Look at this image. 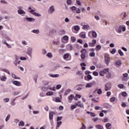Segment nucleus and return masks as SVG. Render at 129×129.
I'll list each match as a JSON object with an SVG mask.
<instances>
[{
	"mask_svg": "<svg viewBox=\"0 0 129 129\" xmlns=\"http://www.w3.org/2000/svg\"><path fill=\"white\" fill-rule=\"evenodd\" d=\"M125 30H126V28L124 25H120L115 27V31L118 34H121V32H125Z\"/></svg>",
	"mask_w": 129,
	"mask_h": 129,
	"instance_id": "1",
	"label": "nucleus"
},
{
	"mask_svg": "<svg viewBox=\"0 0 129 129\" xmlns=\"http://www.w3.org/2000/svg\"><path fill=\"white\" fill-rule=\"evenodd\" d=\"M52 90L53 91H56V88L55 87H51V86H44L41 88L42 91H48V90Z\"/></svg>",
	"mask_w": 129,
	"mask_h": 129,
	"instance_id": "2",
	"label": "nucleus"
},
{
	"mask_svg": "<svg viewBox=\"0 0 129 129\" xmlns=\"http://www.w3.org/2000/svg\"><path fill=\"white\" fill-rule=\"evenodd\" d=\"M17 9L19 15H23V16H25V15H26V12L23 10V7L19 6Z\"/></svg>",
	"mask_w": 129,
	"mask_h": 129,
	"instance_id": "3",
	"label": "nucleus"
},
{
	"mask_svg": "<svg viewBox=\"0 0 129 129\" xmlns=\"http://www.w3.org/2000/svg\"><path fill=\"white\" fill-rule=\"evenodd\" d=\"M55 12V8L54 6H51L48 9V13L49 15H52Z\"/></svg>",
	"mask_w": 129,
	"mask_h": 129,
	"instance_id": "4",
	"label": "nucleus"
},
{
	"mask_svg": "<svg viewBox=\"0 0 129 129\" xmlns=\"http://www.w3.org/2000/svg\"><path fill=\"white\" fill-rule=\"evenodd\" d=\"M111 89V83H108L105 85V91H108Z\"/></svg>",
	"mask_w": 129,
	"mask_h": 129,
	"instance_id": "5",
	"label": "nucleus"
},
{
	"mask_svg": "<svg viewBox=\"0 0 129 129\" xmlns=\"http://www.w3.org/2000/svg\"><path fill=\"white\" fill-rule=\"evenodd\" d=\"M24 21H25V22H35V21H36V19L34 18H31V17H26L24 18Z\"/></svg>",
	"mask_w": 129,
	"mask_h": 129,
	"instance_id": "6",
	"label": "nucleus"
},
{
	"mask_svg": "<svg viewBox=\"0 0 129 129\" xmlns=\"http://www.w3.org/2000/svg\"><path fill=\"white\" fill-rule=\"evenodd\" d=\"M32 53H33V48L29 47L27 49V54L29 55L30 57H32Z\"/></svg>",
	"mask_w": 129,
	"mask_h": 129,
	"instance_id": "7",
	"label": "nucleus"
},
{
	"mask_svg": "<svg viewBox=\"0 0 129 129\" xmlns=\"http://www.w3.org/2000/svg\"><path fill=\"white\" fill-rule=\"evenodd\" d=\"M104 60L106 65H108L109 64V61H110V58H109V56L108 55H105Z\"/></svg>",
	"mask_w": 129,
	"mask_h": 129,
	"instance_id": "8",
	"label": "nucleus"
},
{
	"mask_svg": "<svg viewBox=\"0 0 129 129\" xmlns=\"http://www.w3.org/2000/svg\"><path fill=\"white\" fill-rule=\"evenodd\" d=\"M29 12L31 13V14L32 15H34V16H35V17H41V14L37 13L34 10H30Z\"/></svg>",
	"mask_w": 129,
	"mask_h": 129,
	"instance_id": "9",
	"label": "nucleus"
},
{
	"mask_svg": "<svg viewBox=\"0 0 129 129\" xmlns=\"http://www.w3.org/2000/svg\"><path fill=\"white\" fill-rule=\"evenodd\" d=\"M56 115V113H55V112H49V118L50 119V120H52V119H53V115Z\"/></svg>",
	"mask_w": 129,
	"mask_h": 129,
	"instance_id": "10",
	"label": "nucleus"
},
{
	"mask_svg": "<svg viewBox=\"0 0 129 129\" xmlns=\"http://www.w3.org/2000/svg\"><path fill=\"white\" fill-rule=\"evenodd\" d=\"M68 101L70 103H71L72 102V101L74 99V95L71 94L70 96H68Z\"/></svg>",
	"mask_w": 129,
	"mask_h": 129,
	"instance_id": "11",
	"label": "nucleus"
},
{
	"mask_svg": "<svg viewBox=\"0 0 129 129\" xmlns=\"http://www.w3.org/2000/svg\"><path fill=\"white\" fill-rule=\"evenodd\" d=\"M79 36L82 38V39H85V38H86V33L85 32H82L80 33Z\"/></svg>",
	"mask_w": 129,
	"mask_h": 129,
	"instance_id": "12",
	"label": "nucleus"
},
{
	"mask_svg": "<svg viewBox=\"0 0 129 129\" xmlns=\"http://www.w3.org/2000/svg\"><path fill=\"white\" fill-rule=\"evenodd\" d=\"M12 83H13L14 85H16V86H21L22 85L21 82H19L18 81H14L12 82Z\"/></svg>",
	"mask_w": 129,
	"mask_h": 129,
	"instance_id": "13",
	"label": "nucleus"
},
{
	"mask_svg": "<svg viewBox=\"0 0 129 129\" xmlns=\"http://www.w3.org/2000/svg\"><path fill=\"white\" fill-rule=\"evenodd\" d=\"M95 92H97L98 94H101L102 93V90L101 89L97 88L94 91V93H95Z\"/></svg>",
	"mask_w": 129,
	"mask_h": 129,
	"instance_id": "14",
	"label": "nucleus"
},
{
	"mask_svg": "<svg viewBox=\"0 0 129 129\" xmlns=\"http://www.w3.org/2000/svg\"><path fill=\"white\" fill-rule=\"evenodd\" d=\"M93 85V83H89L86 85V88H91Z\"/></svg>",
	"mask_w": 129,
	"mask_h": 129,
	"instance_id": "15",
	"label": "nucleus"
},
{
	"mask_svg": "<svg viewBox=\"0 0 129 129\" xmlns=\"http://www.w3.org/2000/svg\"><path fill=\"white\" fill-rule=\"evenodd\" d=\"M76 105H77V106H79V107H81L82 108H83V107H84L83 106V104H81V102L80 101H79L78 103H76Z\"/></svg>",
	"mask_w": 129,
	"mask_h": 129,
	"instance_id": "16",
	"label": "nucleus"
},
{
	"mask_svg": "<svg viewBox=\"0 0 129 129\" xmlns=\"http://www.w3.org/2000/svg\"><path fill=\"white\" fill-rule=\"evenodd\" d=\"M1 71H3V72H6V73H7V74H9V75H11V73H10V71L7 69H2L1 70Z\"/></svg>",
	"mask_w": 129,
	"mask_h": 129,
	"instance_id": "17",
	"label": "nucleus"
},
{
	"mask_svg": "<svg viewBox=\"0 0 129 129\" xmlns=\"http://www.w3.org/2000/svg\"><path fill=\"white\" fill-rule=\"evenodd\" d=\"M82 29H83V30H89V29H90V26H89V25L87 24L83 27Z\"/></svg>",
	"mask_w": 129,
	"mask_h": 129,
	"instance_id": "18",
	"label": "nucleus"
},
{
	"mask_svg": "<svg viewBox=\"0 0 129 129\" xmlns=\"http://www.w3.org/2000/svg\"><path fill=\"white\" fill-rule=\"evenodd\" d=\"M95 127L97 129H103V126L100 124H97L95 125Z\"/></svg>",
	"mask_w": 129,
	"mask_h": 129,
	"instance_id": "19",
	"label": "nucleus"
},
{
	"mask_svg": "<svg viewBox=\"0 0 129 129\" xmlns=\"http://www.w3.org/2000/svg\"><path fill=\"white\" fill-rule=\"evenodd\" d=\"M59 75L58 74H51L50 75V77H52V78H57L59 77Z\"/></svg>",
	"mask_w": 129,
	"mask_h": 129,
	"instance_id": "20",
	"label": "nucleus"
},
{
	"mask_svg": "<svg viewBox=\"0 0 129 129\" xmlns=\"http://www.w3.org/2000/svg\"><path fill=\"white\" fill-rule=\"evenodd\" d=\"M69 39V37H68V36L66 35L63 37V40L65 41L64 43H67V42H68Z\"/></svg>",
	"mask_w": 129,
	"mask_h": 129,
	"instance_id": "21",
	"label": "nucleus"
},
{
	"mask_svg": "<svg viewBox=\"0 0 129 129\" xmlns=\"http://www.w3.org/2000/svg\"><path fill=\"white\" fill-rule=\"evenodd\" d=\"M69 57V53H66V54H64V55H63L64 60H66V61H67V60H66V59H68Z\"/></svg>",
	"mask_w": 129,
	"mask_h": 129,
	"instance_id": "22",
	"label": "nucleus"
},
{
	"mask_svg": "<svg viewBox=\"0 0 129 129\" xmlns=\"http://www.w3.org/2000/svg\"><path fill=\"white\" fill-rule=\"evenodd\" d=\"M32 33H34V34H39L40 33V30H39V29H34L32 30Z\"/></svg>",
	"mask_w": 129,
	"mask_h": 129,
	"instance_id": "23",
	"label": "nucleus"
},
{
	"mask_svg": "<svg viewBox=\"0 0 129 129\" xmlns=\"http://www.w3.org/2000/svg\"><path fill=\"white\" fill-rule=\"evenodd\" d=\"M110 126H111V123H107L106 124V128L107 129H110Z\"/></svg>",
	"mask_w": 129,
	"mask_h": 129,
	"instance_id": "24",
	"label": "nucleus"
},
{
	"mask_svg": "<svg viewBox=\"0 0 129 129\" xmlns=\"http://www.w3.org/2000/svg\"><path fill=\"white\" fill-rule=\"evenodd\" d=\"M118 52L120 56H124V54L121 49H119Z\"/></svg>",
	"mask_w": 129,
	"mask_h": 129,
	"instance_id": "25",
	"label": "nucleus"
},
{
	"mask_svg": "<svg viewBox=\"0 0 129 129\" xmlns=\"http://www.w3.org/2000/svg\"><path fill=\"white\" fill-rule=\"evenodd\" d=\"M92 35L93 38H96V37H97V34L96 33V32H95V31H92Z\"/></svg>",
	"mask_w": 129,
	"mask_h": 129,
	"instance_id": "26",
	"label": "nucleus"
},
{
	"mask_svg": "<svg viewBox=\"0 0 129 129\" xmlns=\"http://www.w3.org/2000/svg\"><path fill=\"white\" fill-rule=\"evenodd\" d=\"M0 80H1V81H7V77L2 76Z\"/></svg>",
	"mask_w": 129,
	"mask_h": 129,
	"instance_id": "27",
	"label": "nucleus"
},
{
	"mask_svg": "<svg viewBox=\"0 0 129 129\" xmlns=\"http://www.w3.org/2000/svg\"><path fill=\"white\" fill-rule=\"evenodd\" d=\"M12 76L13 78H14V79H21V78L17 77L16 75L12 74Z\"/></svg>",
	"mask_w": 129,
	"mask_h": 129,
	"instance_id": "28",
	"label": "nucleus"
},
{
	"mask_svg": "<svg viewBox=\"0 0 129 129\" xmlns=\"http://www.w3.org/2000/svg\"><path fill=\"white\" fill-rule=\"evenodd\" d=\"M47 57H48V58H52L53 57V54H52V53L51 52H48L47 54H46Z\"/></svg>",
	"mask_w": 129,
	"mask_h": 129,
	"instance_id": "29",
	"label": "nucleus"
},
{
	"mask_svg": "<svg viewBox=\"0 0 129 129\" xmlns=\"http://www.w3.org/2000/svg\"><path fill=\"white\" fill-rule=\"evenodd\" d=\"M71 91V90L70 89L67 90L64 92V95H68V94L70 93Z\"/></svg>",
	"mask_w": 129,
	"mask_h": 129,
	"instance_id": "30",
	"label": "nucleus"
},
{
	"mask_svg": "<svg viewBox=\"0 0 129 129\" xmlns=\"http://www.w3.org/2000/svg\"><path fill=\"white\" fill-rule=\"evenodd\" d=\"M115 64L117 66H120L121 65V61L120 60H117L115 62Z\"/></svg>",
	"mask_w": 129,
	"mask_h": 129,
	"instance_id": "31",
	"label": "nucleus"
},
{
	"mask_svg": "<svg viewBox=\"0 0 129 129\" xmlns=\"http://www.w3.org/2000/svg\"><path fill=\"white\" fill-rule=\"evenodd\" d=\"M24 126V125H25V122L23 121H21L19 123V126Z\"/></svg>",
	"mask_w": 129,
	"mask_h": 129,
	"instance_id": "32",
	"label": "nucleus"
},
{
	"mask_svg": "<svg viewBox=\"0 0 129 129\" xmlns=\"http://www.w3.org/2000/svg\"><path fill=\"white\" fill-rule=\"evenodd\" d=\"M111 54H115L116 53V49L115 48H113L112 50L110 51Z\"/></svg>",
	"mask_w": 129,
	"mask_h": 129,
	"instance_id": "33",
	"label": "nucleus"
},
{
	"mask_svg": "<svg viewBox=\"0 0 129 129\" xmlns=\"http://www.w3.org/2000/svg\"><path fill=\"white\" fill-rule=\"evenodd\" d=\"M53 92H48L46 93V95L47 96H51L53 95Z\"/></svg>",
	"mask_w": 129,
	"mask_h": 129,
	"instance_id": "34",
	"label": "nucleus"
},
{
	"mask_svg": "<svg viewBox=\"0 0 129 129\" xmlns=\"http://www.w3.org/2000/svg\"><path fill=\"white\" fill-rule=\"evenodd\" d=\"M11 117V114H8L7 115V116L6 117V119H5V121L7 122V121H8L9 119H10Z\"/></svg>",
	"mask_w": 129,
	"mask_h": 129,
	"instance_id": "35",
	"label": "nucleus"
},
{
	"mask_svg": "<svg viewBox=\"0 0 129 129\" xmlns=\"http://www.w3.org/2000/svg\"><path fill=\"white\" fill-rule=\"evenodd\" d=\"M124 86L123 85V84H120L118 85V87L119 88H120V89H123Z\"/></svg>",
	"mask_w": 129,
	"mask_h": 129,
	"instance_id": "36",
	"label": "nucleus"
},
{
	"mask_svg": "<svg viewBox=\"0 0 129 129\" xmlns=\"http://www.w3.org/2000/svg\"><path fill=\"white\" fill-rule=\"evenodd\" d=\"M110 102H114L115 101V97H113L110 98Z\"/></svg>",
	"mask_w": 129,
	"mask_h": 129,
	"instance_id": "37",
	"label": "nucleus"
},
{
	"mask_svg": "<svg viewBox=\"0 0 129 129\" xmlns=\"http://www.w3.org/2000/svg\"><path fill=\"white\" fill-rule=\"evenodd\" d=\"M56 102H61V98L60 97H57L55 99Z\"/></svg>",
	"mask_w": 129,
	"mask_h": 129,
	"instance_id": "38",
	"label": "nucleus"
},
{
	"mask_svg": "<svg viewBox=\"0 0 129 129\" xmlns=\"http://www.w3.org/2000/svg\"><path fill=\"white\" fill-rule=\"evenodd\" d=\"M74 30L75 31H79V30H80V27H79L78 26H76L74 27Z\"/></svg>",
	"mask_w": 129,
	"mask_h": 129,
	"instance_id": "39",
	"label": "nucleus"
},
{
	"mask_svg": "<svg viewBox=\"0 0 129 129\" xmlns=\"http://www.w3.org/2000/svg\"><path fill=\"white\" fill-rule=\"evenodd\" d=\"M4 102L6 103L7 102H9L10 101V99L9 98H4L3 99Z\"/></svg>",
	"mask_w": 129,
	"mask_h": 129,
	"instance_id": "40",
	"label": "nucleus"
},
{
	"mask_svg": "<svg viewBox=\"0 0 129 129\" xmlns=\"http://www.w3.org/2000/svg\"><path fill=\"white\" fill-rule=\"evenodd\" d=\"M20 93H21V92L17 91L14 92V95H15V96L19 95V94H20Z\"/></svg>",
	"mask_w": 129,
	"mask_h": 129,
	"instance_id": "41",
	"label": "nucleus"
},
{
	"mask_svg": "<svg viewBox=\"0 0 129 129\" xmlns=\"http://www.w3.org/2000/svg\"><path fill=\"white\" fill-rule=\"evenodd\" d=\"M20 60H21L22 61H26L27 60V58L23 56H21L20 57Z\"/></svg>",
	"mask_w": 129,
	"mask_h": 129,
	"instance_id": "42",
	"label": "nucleus"
},
{
	"mask_svg": "<svg viewBox=\"0 0 129 129\" xmlns=\"http://www.w3.org/2000/svg\"><path fill=\"white\" fill-rule=\"evenodd\" d=\"M76 106H77L76 105H72L71 106V110H73V109H75V108H76Z\"/></svg>",
	"mask_w": 129,
	"mask_h": 129,
	"instance_id": "43",
	"label": "nucleus"
},
{
	"mask_svg": "<svg viewBox=\"0 0 129 129\" xmlns=\"http://www.w3.org/2000/svg\"><path fill=\"white\" fill-rule=\"evenodd\" d=\"M57 127H60V125L62 124V121H57Z\"/></svg>",
	"mask_w": 129,
	"mask_h": 129,
	"instance_id": "44",
	"label": "nucleus"
},
{
	"mask_svg": "<svg viewBox=\"0 0 129 129\" xmlns=\"http://www.w3.org/2000/svg\"><path fill=\"white\" fill-rule=\"evenodd\" d=\"M3 44H5L6 46H7L8 48H12V46L7 43V42H5Z\"/></svg>",
	"mask_w": 129,
	"mask_h": 129,
	"instance_id": "45",
	"label": "nucleus"
},
{
	"mask_svg": "<svg viewBox=\"0 0 129 129\" xmlns=\"http://www.w3.org/2000/svg\"><path fill=\"white\" fill-rule=\"evenodd\" d=\"M1 3H2V4H4L5 5H8V2H7L6 0H1Z\"/></svg>",
	"mask_w": 129,
	"mask_h": 129,
	"instance_id": "46",
	"label": "nucleus"
},
{
	"mask_svg": "<svg viewBox=\"0 0 129 129\" xmlns=\"http://www.w3.org/2000/svg\"><path fill=\"white\" fill-rule=\"evenodd\" d=\"M67 4L68 5H72V1H71V0H67Z\"/></svg>",
	"mask_w": 129,
	"mask_h": 129,
	"instance_id": "47",
	"label": "nucleus"
},
{
	"mask_svg": "<svg viewBox=\"0 0 129 129\" xmlns=\"http://www.w3.org/2000/svg\"><path fill=\"white\" fill-rule=\"evenodd\" d=\"M121 95H122V96H123L124 97H125V96H126V95H127L126 92H122Z\"/></svg>",
	"mask_w": 129,
	"mask_h": 129,
	"instance_id": "48",
	"label": "nucleus"
},
{
	"mask_svg": "<svg viewBox=\"0 0 129 129\" xmlns=\"http://www.w3.org/2000/svg\"><path fill=\"white\" fill-rule=\"evenodd\" d=\"M90 57H94V56H95V53L94 52H91L90 54H89Z\"/></svg>",
	"mask_w": 129,
	"mask_h": 129,
	"instance_id": "49",
	"label": "nucleus"
},
{
	"mask_svg": "<svg viewBox=\"0 0 129 129\" xmlns=\"http://www.w3.org/2000/svg\"><path fill=\"white\" fill-rule=\"evenodd\" d=\"M87 78L89 79V80H91L93 79L92 77L90 75H88L87 76Z\"/></svg>",
	"mask_w": 129,
	"mask_h": 129,
	"instance_id": "50",
	"label": "nucleus"
},
{
	"mask_svg": "<svg viewBox=\"0 0 129 129\" xmlns=\"http://www.w3.org/2000/svg\"><path fill=\"white\" fill-rule=\"evenodd\" d=\"M99 75L101 76H103L104 75V72H103V71H100V73H99Z\"/></svg>",
	"mask_w": 129,
	"mask_h": 129,
	"instance_id": "51",
	"label": "nucleus"
},
{
	"mask_svg": "<svg viewBox=\"0 0 129 129\" xmlns=\"http://www.w3.org/2000/svg\"><path fill=\"white\" fill-rule=\"evenodd\" d=\"M77 14H80L81 13V10H80V8H78L76 10Z\"/></svg>",
	"mask_w": 129,
	"mask_h": 129,
	"instance_id": "52",
	"label": "nucleus"
},
{
	"mask_svg": "<svg viewBox=\"0 0 129 129\" xmlns=\"http://www.w3.org/2000/svg\"><path fill=\"white\" fill-rule=\"evenodd\" d=\"M93 75L94 76H98V73L97 72H94L93 73Z\"/></svg>",
	"mask_w": 129,
	"mask_h": 129,
	"instance_id": "53",
	"label": "nucleus"
},
{
	"mask_svg": "<svg viewBox=\"0 0 129 129\" xmlns=\"http://www.w3.org/2000/svg\"><path fill=\"white\" fill-rule=\"evenodd\" d=\"M62 119V117L57 116L56 118V121H59V120H61Z\"/></svg>",
	"mask_w": 129,
	"mask_h": 129,
	"instance_id": "54",
	"label": "nucleus"
},
{
	"mask_svg": "<svg viewBox=\"0 0 129 129\" xmlns=\"http://www.w3.org/2000/svg\"><path fill=\"white\" fill-rule=\"evenodd\" d=\"M72 11H76V7L75 6H73L70 8Z\"/></svg>",
	"mask_w": 129,
	"mask_h": 129,
	"instance_id": "55",
	"label": "nucleus"
},
{
	"mask_svg": "<svg viewBox=\"0 0 129 129\" xmlns=\"http://www.w3.org/2000/svg\"><path fill=\"white\" fill-rule=\"evenodd\" d=\"M80 129H86V126H85V125H84V124H82V126Z\"/></svg>",
	"mask_w": 129,
	"mask_h": 129,
	"instance_id": "56",
	"label": "nucleus"
},
{
	"mask_svg": "<svg viewBox=\"0 0 129 129\" xmlns=\"http://www.w3.org/2000/svg\"><path fill=\"white\" fill-rule=\"evenodd\" d=\"M81 53L82 54H85L86 53V49H83V50H81Z\"/></svg>",
	"mask_w": 129,
	"mask_h": 129,
	"instance_id": "57",
	"label": "nucleus"
},
{
	"mask_svg": "<svg viewBox=\"0 0 129 129\" xmlns=\"http://www.w3.org/2000/svg\"><path fill=\"white\" fill-rule=\"evenodd\" d=\"M33 113L34 114H39L40 112L39 111H33Z\"/></svg>",
	"mask_w": 129,
	"mask_h": 129,
	"instance_id": "58",
	"label": "nucleus"
},
{
	"mask_svg": "<svg viewBox=\"0 0 129 129\" xmlns=\"http://www.w3.org/2000/svg\"><path fill=\"white\" fill-rule=\"evenodd\" d=\"M86 56H85V54L84 53H82L81 55V57L82 58V59H84V58H85Z\"/></svg>",
	"mask_w": 129,
	"mask_h": 129,
	"instance_id": "59",
	"label": "nucleus"
},
{
	"mask_svg": "<svg viewBox=\"0 0 129 129\" xmlns=\"http://www.w3.org/2000/svg\"><path fill=\"white\" fill-rule=\"evenodd\" d=\"M59 42V41H54V42H53V44L54 45H58V44Z\"/></svg>",
	"mask_w": 129,
	"mask_h": 129,
	"instance_id": "60",
	"label": "nucleus"
},
{
	"mask_svg": "<svg viewBox=\"0 0 129 129\" xmlns=\"http://www.w3.org/2000/svg\"><path fill=\"white\" fill-rule=\"evenodd\" d=\"M15 62H17V61H18L19 60V56H18V55H16L15 56Z\"/></svg>",
	"mask_w": 129,
	"mask_h": 129,
	"instance_id": "61",
	"label": "nucleus"
},
{
	"mask_svg": "<svg viewBox=\"0 0 129 129\" xmlns=\"http://www.w3.org/2000/svg\"><path fill=\"white\" fill-rule=\"evenodd\" d=\"M90 73H91V72H90L89 71H86L85 72V74H86V75H87L88 74H90Z\"/></svg>",
	"mask_w": 129,
	"mask_h": 129,
	"instance_id": "62",
	"label": "nucleus"
},
{
	"mask_svg": "<svg viewBox=\"0 0 129 129\" xmlns=\"http://www.w3.org/2000/svg\"><path fill=\"white\" fill-rule=\"evenodd\" d=\"M91 70H95V66H92L90 67Z\"/></svg>",
	"mask_w": 129,
	"mask_h": 129,
	"instance_id": "63",
	"label": "nucleus"
},
{
	"mask_svg": "<svg viewBox=\"0 0 129 129\" xmlns=\"http://www.w3.org/2000/svg\"><path fill=\"white\" fill-rule=\"evenodd\" d=\"M61 85L60 84H58L56 86V89H60V87H61Z\"/></svg>",
	"mask_w": 129,
	"mask_h": 129,
	"instance_id": "64",
	"label": "nucleus"
}]
</instances>
